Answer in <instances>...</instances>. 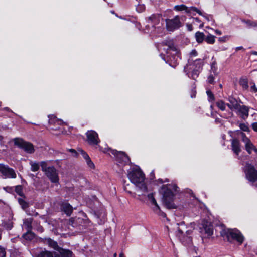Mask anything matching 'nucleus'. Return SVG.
Returning a JSON list of instances; mask_svg holds the SVG:
<instances>
[{
	"label": "nucleus",
	"mask_w": 257,
	"mask_h": 257,
	"mask_svg": "<svg viewBox=\"0 0 257 257\" xmlns=\"http://www.w3.org/2000/svg\"><path fill=\"white\" fill-rule=\"evenodd\" d=\"M216 106L221 110L223 111L225 109V104L222 101H219L216 102Z\"/></svg>",
	"instance_id": "nucleus-35"
},
{
	"label": "nucleus",
	"mask_w": 257,
	"mask_h": 257,
	"mask_svg": "<svg viewBox=\"0 0 257 257\" xmlns=\"http://www.w3.org/2000/svg\"><path fill=\"white\" fill-rule=\"evenodd\" d=\"M127 176L131 182L135 185L138 191L142 192V195L148 192L145 175L139 166H131L127 170Z\"/></svg>",
	"instance_id": "nucleus-1"
},
{
	"label": "nucleus",
	"mask_w": 257,
	"mask_h": 257,
	"mask_svg": "<svg viewBox=\"0 0 257 257\" xmlns=\"http://www.w3.org/2000/svg\"><path fill=\"white\" fill-rule=\"evenodd\" d=\"M195 38L198 43H202L204 40H205L207 43H209V35H207L205 38V35L203 32L197 31L195 33Z\"/></svg>",
	"instance_id": "nucleus-22"
},
{
	"label": "nucleus",
	"mask_w": 257,
	"mask_h": 257,
	"mask_svg": "<svg viewBox=\"0 0 257 257\" xmlns=\"http://www.w3.org/2000/svg\"><path fill=\"white\" fill-rule=\"evenodd\" d=\"M146 7L144 4H138L136 8V11L139 13H142L145 10Z\"/></svg>",
	"instance_id": "nucleus-34"
},
{
	"label": "nucleus",
	"mask_w": 257,
	"mask_h": 257,
	"mask_svg": "<svg viewBox=\"0 0 257 257\" xmlns=\"http://www.w3.org/2000/svg\"><path fill=\"white\" fill-rule=\"evenodd\" d=\"M96 148H99V150L104 153H107L108 151H110L112 154H113L116 158L117 162V165L119 167H123L127 164L130 162L128 157L123 152H118L116 150L110 149L108 148H103L102 147L99 145H96Z\"/></svg>",
	"instance_id": "nucleus-3"
},
{
	"label": "nucleus",
	"mask_w": 257,
	"mask_h": 257,
	"mask_svg": "<svg viewBox=\"0 0 257 257\" xmlns=\"http://www.w3.org/2000/svg\"><path fill=\"white\" fill-rule=\"evenodd\" d=\"M209 78H210V80H212L215 79V78L213 77V75L212 74L210 75Z\"/></svg>",
	"instance_id": "nucleus-61"
},
{
	"label": "nucleus",
	"mask_w": 257,
	"mask_h": 257,
	"mask_svg": "<svg viewBox=\"0 0 257 257\" xmlns=\"http://www.w3.org/2000/svg\"><path fill=\"white\" fill-rule=\"evenodd\" d=\"M196 96V91L195 90V88H194L192 90L191 93V98H194Z\"/></svg>",
	"instance_id": "nucleus-50"
},
{
	"label": "nucleus",
	"mask_w": 257,
	"mask_h": 257,
	"mask_svg": "<svg viewBox=\"0 0 257 257\" xmlns=\"http://www.w3.org/2000/svg\"><path fill=\"white\" fill-rule=\"evenodd\" d=\"M15 145L19 148L23 149L26 153L32 154L35 151L33 144L31 143L25 141L22 139L16 138L13 140Z\"/></svg>",
	"instance_id": "nucleus-5"
},
{
	"label": "nucleus",
	"mask_w": 257,
	"mask_h": 257,
	"mask_svg": "<svg viewBox=\"0 0 257 257\" xmlns=\"http://www.w3.org/2000/svg\"><path fill=\"white\" fill-rule=\"evenodd\" d=\"M239 127H240V129L243 131L248 132L249 131V127L245 123H240L239 125Z\"/></svg>",
	"instance_id": "nucleus-38"
},
{
	"label": "nucleus",
	"mask_w": 257,
	"mask_h": 257,
	"mask_svg": "<svg viewBox=\"0 0 257 257\" xmlns=\"http://www.w3.org/2000/svg\"><path fill=\"white\" fill-rule=\"evenodd\" d=\"M119 257H124V254L122 253H120Z\"/></svg>",
	"instance_id": "nucleus-64"
},
{
	"label": "nucleus",
	"mask_w": 257,
	"mask_h": 257,
	"mask_svg": "<svg viewBox=\"0 0 257 257\" xmlns=\"http://www.w3.org/2000/svg\"><path fill=\"white\" fill-rule=\"evenodd\" d=\"M174 10L178 11H185L187 13L195 15L196 13L202 15L201 12L195 7H191L188 8L186 5L182 4L176 5L174 7Z\"/></svg>",
	"instance_id": "nucleus-12"
},
{
	"label": "nucleus",
	"mask_w": 257,
	"mask_h": 257,
	"mask_svg": "<svg viewBox=\"0 0 257 257\" xmlns=\"http://www.w3.org/2000/svg\"><path fill=\"white\" fill-rule=\"evenodd\" d=\"M239 84L244 89H247L248 87L247 81H239Z\"/></svg>",
	"instance_id": "nucleus-41"
},
{
	"label": "nucleus",
	"mask_w": 257,
	"mask_h": 257,
	"mask_svg": "<svg viewBox=\"0 0 257 257\" xmlns=\"http://www.w3.org/2000/svg\"><path fill=\"white\" fill-rule=\"evenodd\" d=\"M80 152H81V155H82L83 158L86 160V161L87 160L90 159L88 155L85 152H84L83 150H80Z\"/></svg>",
	"instance_id": "nucleus-42"
},
{
	"label": "nucleus",
	"mask_w": 257,
	"mask_h": 257,
	"mask_svg": "<svg viewBox=\"0 0 257 257\" xmlns=\"http://www.w3.org/2000/svg\"><path fill=\"white\" fill-rule=\"evenodd\" d=\"M180 59V54L178 50L176 53L174 52L167 53V56L164 60L170 66L175 68L179 64V59Z\"/></svg>",
	"instance_id": "nucleus-7"
},
{
	"label": "nucleus",
	"mask_w": 257,
	"mask_h": 257,
	"mask_svg": "<svg viewBox=\"0 0 257 257\" xmlns=\"http://www.w3.org/2000/svg\"><path fill=\"white\" fill-rule=\"evenodd\" d=\"M242 21L245 23L248 27L257 26V22L256 21H252L250 20H243Z\"/></svg>",
	"instance_id": "nucleus-31"
},
{
	"label": "nucleus",
	"mask_w": 257,
	"mask_h": 257,
	"mask_svg": "<svg viewBox=\"0 0 257 257\" xmlns=\"http://www.w3.org/2000/svg\"><path fill=\"white\" fill-rule=\"evenodd\" d=\"M251 89L254 92H257V86L254 83H251Z\"/></svg>",
	"instance_id": "nucleus-47"
},
{
	"label": "nucleus",
	"mask_w": 257,
	"mask_h": 257,
	"mask_svg": "<svg viewBox=\"0 0 257 257\" xmlns=\"http://www.w3.org/2000/svg\"><path fill=\"white\" fill-rule=\"evenodd\" d=\"M188 64L187 65V67L191 66L192 65L193 68H198L199 69H202L203 66V60L201 59H196L195 60L193 59L189 58L188 59Z\"/></svg>",
	"instance_id": "nucleus-18"
},
{
	"label": "nucleus",
	"mask_w": 257,
	"mask_h": 257,
	"mask_svg": "<svg viewBox=\"0 0 257 257\" xmlns=\"http://www.w3.org/2000/svg\"><path fill=\"white\" fill-rule=\"evenodd\" d=\"M187 27V29L189 31H192L193 30V26L192 25V24H187V25H186Z\"/></svg>",
	"instance_id": "nucleus-51"
},
{
	"label": "nucleus",
	"mask_w": 257,
	"mask_h": 257,
	"mask_svg": "<svg viewBox=\"0 0 257 257\" xmlns=\"http://www.w3.org/2000/svg\"><path fill=\"white\" fill-rule=\"evenodd\" d=\"M190 226H191V227L193 229L194 228L195 223H191Z\"/></svg>",
	"instance_id": "nucleus-60"
},
{
	"label": "nucleus",
	"mask_w": 257,
	"mask_h": 257,
	"mask_svg": "<svg viewBox=\"0 0 257 257\" xmlns=\"http://www.w3.org/2000/svg\"><path fill=\"white\" fill-rule=\"evenodd\" d=\"M18 202L23 209L28 207V204L23 199H19Z\"/></svg>",
	"instance_id": "nucleus-36"
},
{
	"label": "nucleus",
	"mask_w": 257,
	"mask_h": 257,
	"mask_svg": "<svg viewBox=\"0 0 257 257\" xmlns=\"http://www.w3.org/2000/svg\"><path fill=\"white\" fill-rule=\"evenodd\" d=\"M194 21H195L196 22L201 23V21L200 20L199 18H194Z\"/></svg>",
	"instance_id": "nucleus-58"
},
{
	"label": "nucleus",
	"mask_w": 257,
	"mask_h": 257,
	"mask_svg": "<svg viewBox=\"0 0 257 257\" xmlns=\"http://www.w3.org/2000/svg\"><path fill=\"white\" fill-rule=\"evenodd\" d=\"M215 37L210 34V44H213L215 42Z\"/></svg>",
	"instance_id": "nucleus-49"
},
{
	"label": "nucleus",
	"mask_w": 257,
	"mask_h": 257,
	"mask_svg": "<svg viewBox=\"0 0 257 257\" xmlns=\"http://www.w3.org/2000/svg\"><path fill=\"white\" fill-rule=\"evenodd\" d=\"M198 54L197 51L195 49H193L191 51L190 53V58L194 56H196Z\"/></svg>",
	"instance_id": "nucleus-46"
},
{
	"label": "nucleus",
	"mask_w": 257,
	"mask_h": 257,
	"mask_svg": "<svg viewBox=\"0 0 257 257\" xmlns=\"http://www.w3.org/2000/svg\"><path fill=\"white\" fill-rule=\"evenodd\" d=\"M40 165L41 166L42 170L46 172L48 168V167H47V162L45 161H42L41 162Z\"/></svg>",
	"instance_id": "nucleus-40"
},
{
	"label": "nucleus",
	"mask_w": 257,
	"mask_h": 257,
	"mask_svg": "<svg viewBox=\"0 0 257 257\" xmlns=\"http://www.w3.org/2000/svg\"><path fill=\"white\" fill-rule=\"evenodd\" d=\"M45 173L52 183H58L59 177L58 173L54 167H48Z\"/></svg>",
	"instance_id": "nucleus-13"
},
{
	"label": "nucleus",
	"mask_w": 257,
	"mask_h": 257,
	"mask_svg": "<svg viewBox=\"0 0 257 257\" xmlns=\"http://www.w3.org/2000/svg\"><path fill=\"white\" fill-rule=\"evenodd\" d=\"M3 110L8 112L13 113L12 110H11L9 107H4V108H3Z\"/></svg>",
	"instance_id": "nucleus-53"
},
{
	"label": "nucleus",
	"mask_w": 257,
	"mask_h": 257,
	"mask_svg": "<svg viewBox=\"0 0 257 257\" xmlns=\"http://www.w3.org/2000/svg\"><path fill=\"white\" fill-rule=\"evenodd\" d=\"M209 96H210V100H214V95L210 92Z\"/></svg>",
	"instance_id": "nucleus-56"
},
{
	"label": "nucleus",
	"mask_w": 257,
	"mask_h": 257,
	"mask_svg": "<svg viewBox=\"0 0 257 257\" xmlns=\"http://www.w3.org/2000/svg\"><path fill=\"white\" fill-rule=\"evenodd\" d=\"M162 17L161 14H153L147 18V22L149 23H151L153 26L154 27L155 30H158L161 33H163L164 28L162 27H155L156 25H158L160 23V19Z\"/></svg>",
	"instance_id": "nucleus-9"
},
{
	"label": "nucleus",
	"mask_w": 257,
	"mask_h": 257,
	"mask_svg": "<svg viewBox=\"0 0 257 257\" xmlns=\"http://www.w3.org/2000/svg\"><path fill=\"white\" fill-rule=\"evenodd\" d=\"M232 150L236 155H238L241 151L240 144L237 139H233L231 142Z\"/></svg>",
	"instance_id": "nucleus-23"
},
{
	"label": "nucleus",
	"mask_w": 257,
	"mask_h": 257,
	"mask_svg": "<svg viewBox=\"0 0 257 257\" xmlns=\"http://www.w3.org/2000/svg\"><path fill=\"white\" fill-rule=\"evenodd\" d=\"M242 141L245 143V147L246 151L250 154L252 151L255 149V146L252 143L250 140L247 138L245 134L243 133H241Z\"/></svg>",
	"instance_id": "nucleus-17"
},
{
	"label": "nucleus",
	"mask_w": 257,
	"mask_h": 257,
	"mask_svg": "<svg viewBox=\"0 0 257 257\" xmlns=\"http://www.w3.org/2000/svg\"><path fill=\"white\" fill-rule=\"evenodd\" d=\"M192 230L191 229H189L188 230H187L186 231V233L187 234V235H190L191 233H192Z\"/></svg>",
	"instance_id": "nucleus-59"
},
{
	"label": "nucleus",
	"mask_w": 257,
	"mask_h": 257,
	"mask_svg": "<svg viewBox=\"0 0 257 257\" xmlns=\"http://www.w3.org/2000/svg\"><path fill=\"white\" fill-rule=\"evenodd\" d=\"M31 219H27L24 221V225L27 228L28 231H29L31 228Z\"/></svg>",
	"instance_id": "nucleus-33"
},
{
	"label": "nucleus",
	"mask_w": 257,
	"mask_h": 257,
	"mask_svg": "<svg viewBox=\"0 0 257 257\" xmlns=\"http://www.w3.org/2000/svg\"><path fill=\"white\" fill-rule=\"evenodd\" d=\"M251 125H252V129L254 131L257 132V122L253 123Z\"/></svg>",
	"instance_id": "nucleus-52"
},
{
	"label": "nucleus",
	"mask_w": 257,
	"mask_h": 257,
	"mask_svg": "<svg viewBox=\"0 0 257 257\" xmlns=\"http://www.w3.org/2000/svg\"><path fill=\"white\" fill-rule=\"evenodd\" d=\"M34 257H53V254L46 250L41 251L39 253H35L34 254Z\"/></svg>",
	"instance_id": "nucleus-27"
},
{
	"label": "nucleus",
	"mask_w": 257,
	"mask_h": 257,
	"mask_svg": "<svg viewBox=\"0 0 257 257\" xmlns=\"http://www.w3.org/2000/svg\"><path fill=\"white\" fill-rule=\"evenodd\" d=\"M251 53L253 55H257V52L255 51H253L251 52Z\"/></svg>",
	"instance_id": "nucleus-62"
},
{
	"label": "nucleus",
	"mask_w": 257,
	"mask_h": 257,
	"mask_svg": "<svg viewBox=\"0 0 257 257\" xmlns=\"http://www.w3.org/2000/svg\"><path fill=\"white\" fill-rule=\"evenodd\" d=\"M23 237L26 240H31L34 238V235L31 232L28 231V232L24 234L23 235Z\"/></svg>",
	"instance_id": "nucleus-32"
},
{
	"label": "nucleus",
	"mask_w": 257,
	"mask_h": 257,
	"mask_svg": "<svg viewBox=\"0 0 257 257\" xmlns=\"http://www.w3.org/2000/svg\"><path fill=\"white\" fill-rule=\"evenodd\" d=\"M163 201L169 208H175L176 205L173 203L176 194L178 193V187L175 184L163 185L161 188Z\"/></svg>",
	"instance_id": "nucleus-2"
},
{
	"label": "nucleus",
	"mask_w": 257,
	"mask_h": 257,
	"mask_svg": "<svg viewBox=\"0 0 257 257\" xmlns=\"http://www.w3.org/2000/svg\"><path fill=\"white\" fill-rule=\"evenodd\" d=\"M61 209L68 216L71 215L73 211L72 207L67 203H64L62 204Z\"/></svg>",
	"instance_id": "nucleus-24"
},
{
	"label": "nucleus",
	"mask_w": 257,
	"mask_h": 257,
	"mask_svg": "<svg viewBox=\"0 0 257 257\" xmlns=\"http://www.w3.org/2000/svg\"><path fill=\"white\" fill-rule=\"evenodd\" d=\"M215 32L217 35H221L222 34L221 32L219 30H215Z\"/></svg>",
	"instance_id": "nucleus-57"
},
{
	"label": "nucleus",
	"mask_w": 257,
	"mask_h": 257,
	"mask_svg": "<svg viewBox=\"0 0 257 257\" xmlns=\"http://www.w3.org/2000/svg\"><path fill=\"white\" fill-rule=\"evenodd\" d=\"M183 233V231L181 229H179L178 230L177 235L180 238L181 241H183V239L181 238V236Z\"/></svg>",
	"instance_id": "nucleus-45"
},
{
	"label": "nucleus",
	"mask_w": 257,
	"mask_h": 257,
	"mask_svg": "<svg viewBox=\"0 0 257 257\" xmlns=\"http://www.w3.org/2000/svg\"><path fill=\"white\" fill-rule=\"evenodd\" d=\"M49 123L51 130H57L61 129L60 127H57V125H61L64 123L62 120L57 118L56 116L53 115L49 116Z\"/></svg>",
	"instance_id": "nucleus-14"
},
{
	"label": "nucleus",
	"mask_w": 257,
	"mask_h": 257,
	"mask_svg": "<svg viewBox=\"0 0 257 257\" xmlns=\"http://www.w3.org/2000/svg\"><path fill=\"white\" fill-rule=\"evenodd\" d=\"M244 171L246 177L249 181L254 182L257 180V171L253 165L246 163Z\"/></svg>",
	"instance_id": "nucleus-8"
},
{
	"label": "nucleus",
	"mask_w": 257,
	"mask_h": 257,
	"mask_svg": "<svg viewBox=\"0 0 257 257\" xmlns=\"http://www.w3.org/2000/svg\"><path fill=\"white\" fill-rule=\"evenodd\" d=\"M86 163L87 165L89 166V167L91 168H93L94 167V164L92 162V161L90 160V159H89L86 160Z\"/></svg>",
	"instance_id": "nucleus-43"
},
{
	"label": "nucleus",
	"mask_w": 257,
	"mask_h": 257,
	"mask_svg": "<svg viewBox=\"0 0 257 257\" xmlns=\"http://www.w3.org/2000/svg\"><path fill=\"white\" fill-rule=\"evenodd\" d=\"M227 38H228V36H225L222 37H219L218 40L221 42H226Z\"/></svg>",
	"instance_id": "nucleus-48"
},
{
	"label": "nucleus",
	"mask_w": 257,
	"mask_h": 257,
	"mask_svg": "<svg viewBox=\"0 0 257 257\" xmlns=\"http://www.w3.org/2000/svg\"><path fill=\"white\" fill-rule=\"evenodd\" d=\"M0 173L4 178H15L16 174L14 170L8 165L0 164Z\"/></svg>",
	"instance_id": "nucleus-10"
},
{
	"label": "nucleus",
	"mask_w": 257,
	"mask_h": 257,
	"mask_svg": "<svg viewBox=\"0 0 257 257\" xmlns=\"http://www.w3.org/2000/svg\"><path fill=\"white\" fill-rule=\"evenodd\" d=\"M221 235L222 236H226L229 241H230V239H232L236 240L240 244H241L244 240L243 236L237 229H224L221 232Z\"/></svg>",
	"instance_id": "nucleus-4"
},
{
	"label": "nucleus",
	"mask_w": 257,
	"mask_h": 257,
	"mask_svg": "<svg viewBox=\"0 0 257 257\" xmlns=\"http://www.w3.org/2000/svg\"><path fill=\"white\" fill-rule=\"evenodd\" d=\"M45 243L56 251H57L58 248H59L57 242L50 238L46 239L45 240Z\"/></svg>",
	"instance_id": "nucleus-26"
},
{
	"label": "nucleus",
	"mask_w": 257,
	"mask_h": 257,
	"mask_svg": "<svg viewBox=\"0 0 257 257\" xmlns=\"http://www.w3.org/2000/svg\"><path fill=\"white\" fill-rule=\"evenodd\" d=\"M147 197L151 205L153 206V209L154 211H157L158 210H159L160 208L156 202V199H155L154 194L153 193L148 194Z\"/></svg>",
	"instance_id": "nucleus-19"
},
{
	"label": "nucleus",
	"mask_w": 257,
	"mask_h": 257,
	"mask_svg": "<svg viewBox=\"0 0 257 257\" xmlns=\"http://www.w3.org/2000/svg\"><path fill=\"white\" fill-rule=\"evenodd\" d=\"M240 50H244L243 47H242V46L237 47H236L235 48L236 51H237Z\"/></svg>",
	"instance_id": "nucleus-54"
},
{
	"label": "nucleus",
	"mask_w": 257,
	"mask_h": 257,
	"mask_svg": "<svg viewBox=\"0 0 257 257\" xmlns=\"http://www.w3.org/2000/svg\"><path fill=\"white\" fill-rule=\"evenodd\" d=\"M200 232L202 234V237L208 238L209 237V226L208 222L207 220H202L201 223L199 224Z\"/></svg>",
	"instance_id": "nucleus-16"
},
{
	"label": "nucleus",
	"mask_w": 257,
	"mask_h": 257,
	"mask_svg": "<svg viewBox=\"0 0 257 257\" xmlns=\"http://www.w3.org/2000/svg\"><path fill=\"white\" fill-rule=\"evenodd\" d=\"M2 225L6 229L10 230L13 227V222L11 220H9L8 222L3 221Z\"/></svg>",
	"instance_id": "nucleus-30"
},
{
	"label": "nucleus",
	"mask_w": 257,
	"mask_h": 257,
	"mask_svg": "<svg viewBox=\"0 0 257 257\" xmlns=\"http://www.w3.org/2000/svg\"><path fill=\"white\" fill-rule=\"evenodd\" d=\"M216 63L215 62H213L211 64V70L213 72L214 75H216L217 70V68H216Z\"/></svg>",
	"instance_id": "nucleus-39"
},
{
	"label": "nucleus",
	"mask_w": 257,
	"mask_h": 257,
	"mask_svg": "<svg viewBox=\"0 0 257 257\" xmlns=\"http://www.w3.org/2000/svg\"><path fill=\"white\" fill-rule=\"evenodd\" d=\"M86 137L87 142L91 145H98L100 142L98 134L94 131L90 130L87 131Z\"/></svg>",
	"instance_id": "nucleus-11"
},
{
	"label": "nucleus",
	"mask_w": 257,
	"mask_h": 257,
	"mask_svg": "<svg viewBox=\"0 0 257 257\" xmlns=\"http://www.w3.org/2000/svg\"><path fill=\"white\" fill-rule=\"evenodd\" d=\"M57 251L59 254L56 253L54 257H71L72 255V252L69 250L64 249L60 247Z\"/></svg>",
	"instance_id": "nucleus-21"
},
{
	"label": "nucleus",
	"mask_w": 257,
	"mask_h": 257,
	"mask_svg": "<svg viewBox=\"0 0 257 257\" xmlns=\"http://www.w3.org/2000/svg\"><path fill=\"white\" fill-rule=\"evenodd\" d=\"M189 69H192V71H191V78L192 79L195 80L198 77L199 74V73L200 72V70L201 69H199L198 68H193V67H191V66H189Z\"/></svg>",
	"instance_id": "nucleus-28"
},
{
	"label": "nucleus",
	"mask_w": 257,
	"mask_h": 257,
	"mask_svg": "<svg viewBox=\"0 0 257 257\" xmlns=\"http://www.w3.org/2000/svg\"><path fill=\"white\" fill-rule=\"evenodd\" d=\"M6 256V251L4 248H2L0 246V257H5Z\"/></svg>",
	"instance_id": "nucleus-44"
},
{
	"label": "nucleus",
	"mask_w": 257,
	"mask_h": 257,
	"mask_svg": "<svg viewBox=\"0 0 257 257\" xmlns=\"http://www.w3.org/2000/svg\"><path fill=\"white\" fill-rule=\"evenodd\" d=\"M161 44L163 46H167L166 49V53H170L171 52H174V53H176L178 49L174 45V41L172 39H166L162 41Z\"/></svg>",
	"instance_id": "nucleus-15"
},
{
	"label": "nucleus",
	"mask_w": 257,
	"mask_h": 257,
	"mask_svg": "<svg viewBox=\"0 0 257 257\" xmlns=\"http://www.w3.org/2000/svg\"><path fill=\"white\" fill-rule=\"evenodd\" d=\"M209 233H210V236H211V235H212L213 234V230H211L210 228Z\"/></svg>",
	"instance_id": "nucleus-63"
},
{
	"label": "nucleus",
	"mask_w": 257,
	"mask_h": 257,
	"mask_svg": "<svg viewBox=\"0 0 257 257\" xmlns=\"http://www.w3.org/2000/svg\"><path fill=\"white\" fill-rule=\"evenodd\" d=\"M228 100L230 103L228 104L227 105L231 109H236L238 108V106L240 105L236 99L232 97H229Z\"/></svg>",
	"instance_id": "nucleus-25"
},
{
	"label": "nucleus",
	"mask_w": 257,
	"mask_h": 257,
	"mask_svg": "<svg viewBox=\"0 0 257 257\" xmlns=\"http://www.w3.org/2000/svg\"><path fill=\"white\" fill-rule=\"evenodd\" d=\"M241 115V117L245 119L248 116L249 108L245 105H239L238 108H236Z\"/></svg>",
	"instance_id": "nucleus-20"
},
{
	"label": "nucleus",
	"mask_w": 257,
	"mask_h": 257,
	"mask_svg": "<svg viewBox=\"0 0 257 257\" xmlns=\"http://www.w3.org/2000/svg\"><path fill=\"white\" fill-rule=\"evenodd\" d=\"M166 29L168 31L173 32L181 27V22L179 16H175L173 19L165 20Z\"/></svg>",
	"instance_id": "nucleus-6"
},
{
	"label": "nucleus",
	"mask_w": 257,
	"mask_h": 257,
	"mask_svg": "<svg viewBox=\"0 0 257 257\" xmlns=\"http://www.w3.org/2000/svg\"><path fill=\"white\" fill-rule=\"evenodd\" d=\"M15 191L20 196L23 195L22 188L21 186H17L15 188Z\"/></svg>",
	"instance_id": "nucleus-37"
},
{
	"label": "nucleus",
	"mask_w": 257,
	"mask_h": 257,
	"mask_svg": "<svg viewBox=\"0 0 257 257\" xmlns=\"http://www.w3.org/2000/svg\"><path fill=\"white\" fill-rule=\"evenodd\" d=\"M30 165L31 166V170L33 172L37 171L39 169V164L36 161H30Z\"/></svg>",
	"instance_id": "nucleus-29"
},
{
	"label": "nucleus",
	"mask_w": 257,
	"mask_h": 257,
	"mask_svg": "<svg viewBox=\"0 0 257 257\" xmlns=\"http://www.w3.org/2000/svg\"><path fill=\"white\" fill-rule=\"evenodd\" d=\"M69 151H70L71 153H74V155H75L77 154L76 151L74 149H69Z\"/></svg>",
	"instance_id": "nucleus-55"
}]
</instances>
